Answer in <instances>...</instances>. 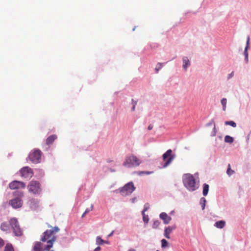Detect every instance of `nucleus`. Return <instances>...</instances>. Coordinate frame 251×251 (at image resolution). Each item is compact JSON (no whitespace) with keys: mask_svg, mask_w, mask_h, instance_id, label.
I'll return each mask as SVG.
<instances>
[{"mask_svg":"<svg viewBox=\"0 0 251 251\" xmlns=\"http://www.w3.org/2000/svg\"><path fill=\"white\" fill-rule=\"evenodd\" d=\"M13 195L15 198L9 201V204L15 209L21 207L23 205L22 199L24 196V193L22 192L16 191L14 192Z\"/></svg>","mask_w":251,"mask_h":251,"instance_id":"20e7f679","label":"nucleus"},{"mask_svg":"<svg viewBox=\"0 0 251 251\" xmlns=\"http://www.w3.org/2000/svg\"><path fill=\"white\" fill-rule=\"evenodd\" d=\"M172 151L171 149H169L163 154V160L164 162L163 168H166L167 167L174 159V157L172 155Z\"/></svg>","mask_w":251,"mask_h":251,"instance_id":"1a4fd4ad","label":"nucleus"},{"mask_svg":"<svg viewBox=\"0 0 251 251\" xmlns=\"http://www.w3.org/2000/svg\"><path fill=\"white\" fill-rule=\"evenodd\" d=\"M93 207H94V206H93V204H91L90 208H87V209L85 210V212H84V214H87V213H88V212H89L90 211H91L93 210Z\"/></svg>","mask_w":251,"mask_h":251,"instance_id":"7c9ffc66","label":"nucleus"},{"mask_svg":"<svg viewBox=\"0 0 251 251\" xmlns=\"http://www.w3.org/2000/svg\"><path fill=\"white\" fill-rule=\"evenodd\" d=\"M160 218L163 221L165 224H168L171 221L172 218L169 216L166 213L162 212L159 215Z\"/></svg>","mask_w":251,"mask_h":251,"instance_id":"ddd939ff","label":"nucleus"},{"mask_svg":"<svg viewBox=\"0 0 251 251\" xmlns=\"http://www.w3.org/2000/svg\"><path fill=\"white\" fill-rule=\"evenodd\" d=\"M86 214H84V213L82 215V217H84V216L86 215Z\"/></svg>","mask_w":251,"mask_h":251,"instance_id":"37998d69","label":"nucleus"},{"mask_svg":"<svg viewBox=\"0 0 251 251\" xmlns=\"http://www.w3.org/2000/svg\"><path fill=\"white\" fill-rule=\"evenodd\" d=\"M27 188L28 191L33 194H39L41 192L40 184L37 181H31L27 186Z\"/></svg>","mask_w":251,"mask_h":251,"instance_id":"0eeeda50","label":"nucleus"},{"mask_svg":"<svg viewBox=\"0 0 251 251\" xmlns=\"http://www.w3.org/2000/svg\"><path fill=\"white\" fill-rule=\"evenodd\" d=\"M58 231V227L55 226L51 229L45 231L41 238V241L43 242H47V245L43 246L41 242H36L33 247V251H49L52 247L53 244L56 239L55 234Z\"/></svg>","mask_w":251,"mask_h":251,"instance_id":"f257e3e1","label":"nucleus"},{"mask_svg":"<svg viewBox=\"0 0 251 251\" xmlns=\"http://www.w3.org/2000/svg\"><path fill=\"white\" fill-rule=\"evenodd\" d=\"M141 163V161L136 156L130 154L126 156L123 165L125 167L131 168L138 166Z\"/></svg>","mask_w":251,"mask_h":251,"instance_id":"7ed1b4c3","label":"nucleus"},{"mask_svg":"<svg viewBox=\"0 0 251 251\" xmlns=\"http://www.w3.org/2000/svg\"><path fill=\"white\" fill-rule=\"evenodd\" d=\"M226 98H223L221 100V103L223 106V110L225 111L226 109Z\"/></svg>","mask_w":251,"mask_h":251,"instance_id":"4be33fe9","label":"nucleus"},{"mask_svg":"<svg viewBox=\"0 0 251 251\" xmlns=\"http://www.w3.org/2000/svg\"><path fill=\"white\" fill-rule=\"evenodd\" d=\"M113 232H114V231H113L110 234L108 235V237L111 236L113 234Z\"/></svg>","mask_w":251,"mask_h":251,"instance_id":"79ce46f5","label":"nucleus"},{"mask_svg":"<svg viewBox=\"0 0 251 251\" xmlns=\"http://www.w3.org/2000/svg\"><path fill=\"white\" fill-rule=\"evenodd\" d=\"M215 126L214 127V130L211 133V136H215L216 134V131L215 130Z\"/></svg>","mask_w":251,"mask_h":251,"instance_id":"4c0bfd02","label":"nucleus"},{"mask_svg":"<svg viewBox=\"0 0 251 251\" xmlns=\"http://www.w3.org/2000/svg\"><path fill=\"white\" fill-rule=\"evenodd\" d=\"M100 247H98L96 248L94 251H100Z\"/></svg>","mask_w":251,"mask_h":251,"instance_id":"ea45409f","label":"nucleus"},{"mask_svg":"<svg viewBox=\"0 0 251 251\" xmlns=\"http://www.w3.org/2000/svg\"><path fill=\"white\" fill-rule=\"evenodd\" d=\"M226 225V222L224 221L221 220V229L223 228Z\"/></svg>","mask_w":251,"mask_h":251,"instance_id":"f704fd0d","label":"nucleus"},{"mask_svg":"<svg viewBox=\"0 0 251 251\" xmlns=\"http://www.w3.org/2000/svg\"><path fill=\"white\" fill-rule=\"evenodd\" d=\"M234 173V171L231 169L230 165L229 164L228 165V168L226 171L227 174L230 176L232 175V174H233Z\"/></svg>","mask_w":251,"mask_h":251,"instance_id":"a878e982","label":"nucleus"},{"mask_svg":"<svg viewBox=\"0 0 251 251\" xmlns=\"http://www.w3.org/2000/svg\"><path fill=\"white\" fill-rule=\"evenodd\" d=\"M158 251V250H157V251Z\"/></svg>","mask_w":251,"mask_h":251,"instance_id":"49530a36","label":"nucleus"},{"mask_svg":"<svg viewBox=\"0 0 251 251\" xmlns=\"http://www.w3.org/2000/svg\"><path fill=\"white\" fill-rule=\"evenodd\" d=\"M42 154V153L40 150L33 149L28 155V159L33 163H38L40 162Z\"/></svg>","mask_w":251,"mask_h":251,"instance_id":"423d86ee","label":"nucleus"},{"mask_svg":"<svg viewBox=\"0 0 251 251\" xmlns=\"http://www.w3.org/2000/svg\"><path fill=\"white\" fill-rule=\"evenodd\" d=\"M152 173H153L152 172L141 171V172H138V174L139 175H143V174L150 175V174H152Z\"/></svg>","mask_w":251,"mask_h":251,"instance_id":"cd10ccee","label":"nucleus"},{"mask_svg":"<svg viewBox=\"0 0 251 251\" xmlns=\"http://www.w3.org/2000/svg\"><path fill=\"white\" fill-rule=\"evenodd\" d=\"M135 189L133 183L129 182L122 188L120 192L123 196H126L131 194L134 191Z\"/></svg>","mask_w":251,"mask_h":251,"instance_id":"6e6552de","label":"nucleus"},{"mask_svg":"<svg viewBox=\"0 0 251 251\" xmlns=\"http://www.w3.org/2000/svg\"><path fill=\"white\" fill-rule=\"evenodd\" d=\"M128 251H136V250L133 249H130Z\"/></svg>","mask_w":251,"mask_h":251,"instance_id":"a19ab883","label":"nucleus"},{"mask_svg":"<svg viewBox=\"0 0 251 251\" xmlns=\"http://www.w3.org/2000/svg\"><path fill=\"white\" fill-rule=\"evenodd\" d=\"M183 67L185 70H186L187 67L190 66V61L187 57H184L183 58Z\"/></svg>","mask_w":251,"mask_h":251,"instance_id":"f3484780","label":"nucleus"},{"mask_svg":"<svg viewBox=\"0 0 251 251\" xmlns=\"http://www.w3.org/2000/svg\"><path fill=\"white\" fill-rule=\"evenodd\" d=\"M21 176L25 178H30L33 176V172L32 169L28 167H25L23 168L20 170Z\"/></svg>","mask_w":251,"mask_h":251,"instance_id":"9d476101","label":"nucleus"},{"mask_svg":"<svg viewBox=\"0 0 251 251\" xmlns=\"http://www.w3.org/2000/svg\"><path fill=\"white\" fill-rule=\"evenodd\" d=\"M4 245V241L1 238H0V248H2Z\"/></svg>","mask_w":251,"mask_h":251,"instance_id":"72a5a7b5","label":"nucleus"},{"mask_svg":"<svg viewBox=\"0 0 251 251\" xmlns=\"http://www.w3.org/2000/svg\"><path fill=\"white\" fill-rule=\"evenodd\" d=\"M206 200L204 198H201L200 200V204L201 206L202 209L203 210L205 208Z\"/></svg>","mask_w":251,"mask_h":251,"instance_id":"5701e85b","label":"nucleus"},{"mask_svg":"<svg viewBox=\"0 0 251 251\" xmlns=\"http://www.w3.org/2000/svg\"><path fill=\"white\" fill-rule=\"evenodd\" d=\"M10 223L3 222L1 224L0 228L1 230L8 232L10 231Z\"/></svg>","mask_w":251,"mask_h":251,"instance_id":"2eb2a0df","label":"nucleus"},{"mask_svg":"<svg viewBox=\"0 0 251 251\" xmlns=\"http://www.w3.org/2000/svg\"><path fill=\"white\" fill-rule=\"evenodd\" d=\"M9 187L10 189L14 190L19 188H24L25 187V184L23 182L14 180L9 183Z\"/></svg>","mask_w":251,"mask_h":251,"instance_id":"9b49d317","label":"nucleus"},{"mask_svg":"<svg viewBox=\"0 0 251 251\" xmlns=\"http://www.w3.org/2000/svg\"><path fill=\"white\" fill-rule=\"evenodd\" d=\"M11 227L13 229V232L15 236H21L23 235V231L20 227L17 219L15 218H12L9 220Z\"/></svg>","mask_w":251,"mask_h":251,"instance_id":"39448f33","label":"nucleus"},{"mask_svg":"<svg viewBox=\"0 0 251 251\" xmlns=\"http://www.w3.org/2000/svg\"><path fill=\"white\" fill-rule=\"evenodd\" d=\"M4 251H14L12 244L9 243L7 244L5 246Z\"/></svg>","mask_w":251,"mask_h":251,"instance_id":"6ab92c4d","label":"nucleus"},{"mask_svg":"<svg viewBox=\"0 0 251 251\" xmlns=\"http://www.w3.org/2000/svg\"><path fill=\"white\" fill-rule=\"evenodd\" d=\"M234 139L229 135H226L225 137V141L226 143L231 144L233 143Z\"/></svg>","mask_w":251,"mask_h":251,"instance_id":"aec40b11","label":"nucleus"},{"mask_svg":"<svg viewBox=\"0 0 251 251\" xmlns=\"http://www.w3.org/2000/svg\"><path fill=\"white\" fill-rule=\"evenodd\" d=\"M131 102H132V104L133 105V106L132 107L131 110L132 111H134L135 109V106L137 105V102L136 101L134 100L133 99L131 100Z\"/></svg>","mask_w":251,"mask_h":251,"instance_id":"c756f323","label":"nucleus"},{"mask_svg":"<svg viewBox=\"0 0 251 251\" xmlns=\"http://www.w3.org/2000/svg\"><path fill=\"white\" fill-rule=\"evenodd\" d=\"M209 191V185L206 183H204L203 185V191L202 194L204 196H206Z\"/></svg>","mask_w":251,"mask_h":251,"instance_id":"a211bd4d","label":"nucleus"},{"mask_svg":"<svg viewBox=\"0 0 251 251\" xmlns=\"http://www.w3.org/2000/svg\"><path fill=\"white\" fill-rule=\"evenodd\" d=\"M163 63H158L157 65H156V66L155 67V72L156 73H157L158 72V71L162 68V67H163Z\"/></svg>","mask_w":251,"mask_h":251,"instance_id":"bb28decb","label":"nucleus"},{"mask_svg":"<svg viewBox=\"0 0 251 251\" xmlns=\"http://www.w3.org/2000/svg\"><path fill=\"white\" fill-rule=\"evenodd\" d=\"M183 183L189 191H194L199 188V183L196 182L194 176L190 174H185L182 176Z\"/></svg>","mask_w":251,"mask_h":251,"instance_id":"f03ea898","label":"nucleus"},{"mask_svg":"<svg viewBox=\"0 0 251 251\" xmlns=\"http://www.w3.org/2000/svg\"><path fill=\"white\" fill-rule=\"evenodd\" d=\"M233 72H231L230 74H229L228 75L227 78L230 79V78H231L233 76Z\"/></svg>","mask_w":251,"mask_h":251,"instance_id":"e433bc0d","label":"nucleus"},{"mask_svg":"<svg viewBox=\"0 0 251 251\" xmlns=\"http://www.w3.org/2000/svg\"><path fill=\"white\" fill-rule=\"evenodd\" d=\"M225 124L226 125H229L233 127L236 126V124L233 121H226Z\"/></svg>","mask_w":251,"mask_h":251,"instance_id":"b1692460","label":"nucleus"},{"mask_svg":"<svg viewBox=\"0 0 251 251\" xmlns=\"http://www.w3.org/2000/svg\"><path fill=\"white\" fill-rule=\"evenodd\" d=\"M153 128V126L152 125H150L149 126H148V129L149 130H151Z\"/></svg>","mask_w":251,"mask_h":251,"instance_id":"58836bf2","label":"nucleus"},{"mask_svg":"<svg viewBox=\"0 0 251 251\" xmlns=\"http://www.w3.org/2000/svg\"><path fill=\"white\" fill-rule=\"evenodd\" d=\"M210 220H211L212 221H215V220H213V219H212V218H210Z\"/></svg>","mask_w":251,"mask_h":251,"instance_id":"a18cd8bd","label":"nucleus"},{"mask_svg":"<svg viewBox=\"0 0 251 251\" xmlns=\"http://www.w3.org/2000/svg\"><path fill=\"white\" fill-rule=\"evenodd\" d=\"M104 243L108 244V242H107V241H104Z\"/></svg>","mask_w":251,"mask_h":251,"instance_id":"c03bdc74","label":"nucleus"},{"mask_svg":"<svg viewBox=\"0 0 251 251\" xmlns=\"http://www.w3.org/2000/svg\"><path fill=\"white\" fill-rule=\"evenodd\" d=\"M56 139L57 136L56 135H51L47 138L46 140V143L47 145L49 146L52 144L54 140Z\"/></svg>","mask_w":251,"mask_h":251,"instance_id":"dca6fc26","label":"nucleus"},{"mask_svg":"<svg viewBox=\"0 0 251 251\" xmlns=\"http://www.w3.org/2000/svg\"><path fill=\"white\" fill-rule=\"evenodd\" d=\"M249 45H250V36H248L247 39V42H246V47H245L244 51V55L245 56V61L246 63H248V61H249L248 50L249 48Z\"/></svg>","mask_w":251,"mask_h":251,"instance_id":"f8f14e48","label":"nucleus"},{"mask_svg":"<svg viewBox=\"0 0 251 251\" xmlns=\"http://www.w3.org/2000/svg\"><path fill=\"white\" fill-rule=\"evenodd\" d=\"M159 224H160V223L158 221H155L153 225V228L157 227L159 226Z\"/></svg>","mask_w":251,"mask_h":251,"instance_id":"473e14b6","label":"nucleus"},{"mask_svg":"<svg viewBox=\"0 0 251 251\" xmlns=\"http://www.w3.org/2000/svg\"><path fill=\"white\" fill-rule=\"evenodd\" d=\"M96 243L97 245H100L104 243V241L103 240L100 236L96 238Z\"/></svg>","mask_w":251,"mask_h":251,"instance_id":"393cba45","label":"nucleus"},{"mask_svg":"<svg viewBox=\"0 0 251 251\" xmlns=\"http://www.w3.org/2000/svg\"><path fill=\"white\" fill-rule=\"evenodd\" d=\"M214 226L218 228H220V221H217Z\"/></svg>","mask_w":251,"mask_h":251,"instance_id":"c9c22d12","label":"nucleus"},{"mask_svg":"<svg viewBox=\"0 0 251 251\" xmlns=\"http://www.w3.org/2000/svg\"><path fill=\"white\" fill-rule=\"evenodd\" d=\"M176 227L175 226H169L166 227L164 230V236L166 238H167V239H170V233L172 232V231L174 229H175L176 228Z\"/></svg>","mask_w":251,"mask_h":251,"instance_id":"4468645a","label":"nucleus"},{"mask_svg":"<svg viewBox=\"0 0 251 251\" xmlns=\"http://www.w3.org/2000/svg\"><path fill=\"white\" fill-rule=\"evenodd\" d=\"M149 208V204L147 203L144 205V209L142 211H144V213H145V211H147Z\"/></svg>","mask_w":251,"mask_h":251,"instance_id":"2f4dec72","label":"nucleus"},{"mask_svg":"<svg viewBox=\"0 0 251 251\" xmlns=\"http://www.w3.org/2000/svg\"><path fill=\"white\" fill-rule=\"evenodd\" d=\"M142 215L143 216V220L145 223H148L149 222V217L148 215H146L145 213H144V211L142 212Z\"/></svg>","mask_w":251,"mask_h":251,"instance_id":"412c9836","label":"nucleus"},{"mask_svg":"<svg viewBox=\"0 0 251 251\" xmlns=\"http://www.w3.org/2000/svg\"><path fill=\"white\" fill-rule=\"evenodd\" d=\"M168 242L165 239H162L161 240V246L162 247L164 248L167 246Z\"/></svg>","mask_w":251,"mask_h":251,"instance_id":"c85d7f7f","label":"nucleus"}]
</instances>
